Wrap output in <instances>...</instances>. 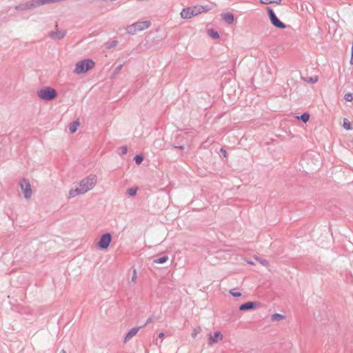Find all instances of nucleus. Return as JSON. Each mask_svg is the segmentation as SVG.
Wrapping results in <instances>:
<instances>
[{
  "instance_id": "nucleus-19",
  "label": "nucleus",
  "mask_w": 353,
  "mask_h": 353,
  "mask_svg": "<svg viewBox=\"0 0 353 353\" xmlns=\"http://www.w3.org/2000/svg\"><path fill=\"white\" fill-rule=\"evenodd\" d=\"M300 119L304 122V123H306L307 121H308L309 119H310V114H307V113H305L303 114H302L301 117H300Z\"/></svg>"
},
{
  "instance_id": "nucleus-21",
  "label": "nucleus",
  "mask_w": 353,
  "mask_h": 353,
  "mask_svg": "<svg viewBox=\"0 0 353 353\" xmlns=\"http://www.w3.org/2000/svg\"><path fill=\"white\" fill-rule=\"evenodd\" d=\"M137 188H130L128 190V193L129 195L130 196H134L137 193Z\"/></svg>"
},
{
  "instance_id": "nucleus-15",
  "label": "nucleus",
  "mask_w": 353,
  "mask_h": 353,
  "mask_svg": "<svg viewBox=\"0 0 353 353\" xmlns=\"http://www.w3.org/2000/svg\"><path fill=\"white\" fill-rule=\"evenodd\" d=\"M262 4H277L281 3V0H259Z\"/></svg>"
},
{
  "instance_id": "nucleus-30",
  "label": "nucleus",
  "mask_w": 353,
  "mask_h": 353,
  "mask_svg": "<svg viewBox=\"0 0 353 353\" xmlns=\"http://www.w3.org/2000/svg\"><path fill=\"white\" fill-rule=\"evenodd\" d=\"M223 155H224V157H226V152L225 151H224Z\"/></svg>"
},
{
  "instance_id": "nucleus-16",
  "label": "nucleus",
  "mask_w": 353,
  "mask_h": 353,
  "mask_svg": "<svg viewBox=\"0 0 353 353\" xmlns=\"http://www.w3.org/2000/svg\"><path fill=\"white\" fill-rule=\"evenodd\" d=\"M208 33L213 39H218L219 37V33L213 29L208 30Z\"/></svg>"
},
{
  "instance_id": "nucleus-29",
  "label": "nucleus",
  "mask_w": 353,
  "mask_h": 353,
  "mask_svg": "<svg viewBox=\"0 0 353 353\" xmlns=\"http://www.w3.org/2000/svg\"><path fill=\"white\" fill-rule=\"evenodd\" d=\"M60 353H66V352H65V350H61V351L60 352Z\"/></svg>"
},
{
  "instance_id": "nucleus-2",
  "label": "nucleus",
  "mask_w": 353,
  "mask_h": 353,
  "mask_svg": "<svg viewBox=\"0 0 353 353\" xmlns=\"http://www.w3.org/2000/svg\"><path fill=\"white\" fill-rule=\"evenodd\" d=\"M209 10L210 8L201 6H191L183 8L181 12L180 15L181 18L188 19L203 12H206Z\"/></svg>"
},
{
  "instance_id": "nucleus-20",
  "label": "nucleus",
  "mask_w": 353,
  "mask_h": 353,
  "mask_svg": "<svg viewBox=\"0 0 353 353\" xmlns=\"http://www.w3.org/2000/svg\"><path fill=\"white\" fill-rule=\"evenodd\" d=\"M230 294L234 297H239L241 296V293L239 292H234V290H230Z\"/></svg>"
},
{
  "instance_id": "nucleus-10",
  "label": "nucleus",
  "mask_w": 353,
  "mask_h": 353,
  "mask_svg": "<svg viewBox=\"0 0 353 353\" xmlns=\"http://www.w3.org/2000/svg\"><path fill=\"white\" fill-rule=\"evenodd\" d=\"M139 330V327H133V328H132L127 333V334L125 335V339H124V341L127 342L130 339H131L134 336H135L137 334Z\"/></svg>"
},
{
  "instance_id": "nucleus-5",
  "label": "nucleus",
  "mask_w": 353,
  "mask_h": 353,
  "mask_svg": "<svg viewBox=\"0 0 353 353\" xmlns=\"http://www.w3.org/2000/svg\"><path fill=\"white\" fill-rule=\"evenodd\" d=\"M38 97L43 100H52L57 96L56 90L50 87H45L37 92Z\"/></svg>"
},
{
  "instance_id": "nucleus-18",
  "label": "nucleus",
  "mask_w": 353,
  "mask_h": 353,
  "mask_svg": "<svg viewBox=\"0 0 353 353\" xmlns=\"http://www.w3.org/2000/svg\"><path fill=\"white\" fill-rule=\"evenodd\" d=\"M168 260V257L167 256H164L163 257L159 258L157 259H155L154 261V263H163L166 262Z\"/></svg>"
},
{
  "instance_id": "nucleus-11",
  "label": "nucleus",
  "mask_w": 353,
  "mask_h": 353,
  "mask_svg": "<svg viewBox=\"0 0 353 353\" xmlns=\"http://www.w3.org/2000/svg\"><path fill=\"white\" fill-rule=\"evenodd\" d=\"M222 19L228 24H232L234 20V15L231 12L223 13L222 14Z\"/></svg>"
},
{
  "instance_id": "nucleus-6",
  "label": "nucleus",
  "mask_w": 353,
  "mask_h": 353,
  "mask_svg": "<svg viewBox=\"0 0 353 353\" xmlns=\"http://www.w3.org/2000/svg\"><path fill=\"white\" fill-rule=\"evenodd\" d=\"M267 11L269 14L270 20L271 23L277 28L284 29L286 28V26L281 22L276 16L274 12L271 8H267Z\"/></svg>"
},
{
  "instance_id": "nucleus-25",
  "label": "nucleus",
  "mask_w": 353,
  "mask_h": 353,
  "mask_svg": "<svg viewBox=\"0 0 353 353\" xmlns=\"http://www.w3.org/2000/svg\"><path fill=\"white\" fill-rule=\"evenodd\" d=\"M318 81V78L316 77L310 78V81L313 83H316Z\"/></svg>"
},
{
  "instance_id": "nucleus-8",
  "label": "nucleus",
  "mask_w": 353,
  "mask_h": 353,
  "mask_svg": "<svg viewBox=\"0 0 353 353\" xmlns=\"http://www.w3.org/2000/svg\"><path fill=\"white\" fill-rule=\"evenodd\" d=\"M112 237L111 235L108 233L105 234L101 236L100 238L99 242H98V246L101 249H107L111 242Z\"/></svg>"
},
{
  "instance_id": "nucleus-7",
  "label": "nucleus",
  "mask_w": 353,
  "mask_h": 353,
  "mask_svg": "<svg viewBox=\"0 0 353 353\" xmlns=\"http://www.w3.org/2000/svg\"><path fill=\"white\" fill-rule=\"evenodd\" d=\"M20 187H21V189L23 194H24V196L26 199H30L32 196V192L31 185H30V182L28 181V180L25 179H22L20 181Z\"/></svg>"
},
{
  "instance_id": "nucleus-22",
  "label": "nucleus",
  "mask_w": 353,
  "mask_h": 353,
  "mask_svg": "<svg viewBox=\"0 0 353 353\" xmlns=\"http://www.w3.org/2000/svg\"><path fill=\"white\" fill-rule=\"evenodd\" d=\"M134 161L137 164H140L143 161L142 156H136L134 158Z\"/></svg>"
},
{
  "instance_id": "nucleus-23",
  "label": "nucleus",
  "mask_w": 353,
  "mask_h": 353,
  "mask_svg": "<svg viewBox=\"0 0 353 353\" xmlns=\"http://www.w3.org/2000/svg\"><path fill=\"white\" fill-rule=\"evenodd\" d=\"M345 99L347 101H352V99H353V97L352 96L351 94L348 93V94H346L345 95Z\"/></svg>"
},
{
  "instance_id": "nucleus-9",
  "label": "nucleus",
  "mask_w": 353,
  "mask_h": 353,
  "mask_svg": "<svg viewBox=\"0 0 353 353\" xmlns=\"http://www.w3.org/2000/svg\"><path fill=\"white\" fill-rule=\"evenodd\" d=\"M223 336L221 332H215L214 334H208V345H212L223 340Z\"/></svg>"
},
{
  "instance_id": "nucleus-12",
  "label": "nucleus",
  "mask_w": 353,
  "mask_h": 353,
  "mask_svg": "<svg viewBox=\"0 0 353 353\" xmlns=\"http://www.w3.org/2000/svg\"><path fill=\"white\" fill-rule=\"evenodd\" d=\"M254 307V303L253 302H247L245 303L242 304L239 307V310L241 311L250 310Z\"/></svg>"
},
{
  "instance_id": "nucleus-13",
  "label": "nucleus",
  "mask_w": 353,
  "mask_h": 353,
  "mask_svg": "<svg viewBox=\"0 0 353 353\" xmlns=\"http://www.w3.org/2000/svg\"><path fill=\"white\" fill-rule=\"evenodd\" d=\"M79 125L78 121H74L69 125V130L71 133H74Z\"/></svg>"
},
{
  "instance_id": "nucleus-14",
  "label": "nucleus",
  "mask_w": 353,
  "mask_h": 353,
  "mask_svg": "<svg viewBox=\"0 0 353 353\" xmlns=\"http://www.w3.org/2000/svg\"><path fill=\"white\" fill-rule=\"evenodd\" d=\"M285 319V316L281 314H274L271 316L272 321H280Z\"/></svg>"
},
{
  "instance_id": "nucleus-4",
  "label": "nucleus",
  "mask_w": 353,
  "mask_h": 353,
  "mask_svg": "<svg viewBox=\"0 0 353 353\" xmlns=\"http://www.w3.org/2000/svg\"><path fill=\"white\" fill-rule=\"evenodd\" d=\"M150 26L151 22L150 21H138L131 26H129L127 28V31L130 34H134L138 32L148 29Z\"/></svg>"
},
{
  "instance_id": "nucleus-24",
  "label": "nucleus",
  "mask_w": 353,
  "mask_h": 353,
  "mask_svg": "<svg viewBox=\"0 0 353 353\" xmlns=\"http://www.w3.org/2000/svg\"><path fill=\"white\" fill-rule=\"evenodd\" d=\"M63 36H64V34L63 33H61V34H59L53 36V37L57 38V39H61V38H63Z\"/></svg>"
},
{
  "instance_id": "nucleus-28",
  "label": "nucleus",
  "mask_w": 353,
  "mask_h": 353,
  "mask_svg": "<svg viewBox=\"0 0 353 353\" xmlns=\"http://www.w3.org/2000/svg\"><path fill=\"white\" fill-rule=\"evenodd\" d=\"M163 336H164V334H163V332H161V333H160V334H159V338H163Z\"/></svg>"
},
{
  "instance_id": "nucleus-1",
  "label": "nucleus",
  "mask_w": 353,
  "mask_h": 353,
  "mask_svg": "<svg viewBox=\"0 0 353 353\" xmlns=\"http://www.w3.org/2000/svg\"><path fill=\"white\" fill-rule=\"evenodd\" d=\"M97 176L90 175L82 179L78 185L69 191V197L73 198L76 196L84 194L94 188L97 183Z\"/></svg>"
},
{
  "instance_id": "nucleus-27",
  "label": "nucleus",
  "mask_w": 353,
  "mask_h": 353,
  "mask_svg": "<svg viewBox=\"0 0 353 353\" xmlns=\"http://www.w3.org/2000/svg\"><path fill=\"white\" fill-rule=\"evenodd\" d=\"M196 334H197V332L196 330H194V333L192 334V337L193 338L196 337Z\"/></svg>"
},
{
  "instance_id": "nucleus-3",
  "label": "nucleus",
  "mask_w": 353,
  "mask_h": 353,
  "mask_svg": "<svg viewBox=\"0 0 353 353\" xmlns=\"http://www.w3.org/2000/svg\"><path fill=\"white\" fill-rule=\"evenodd\" d=\"M94 67V62L91 59H85L77 63L74 72L75 74H82L88 72Z\"/></svg>"
},
{
  "instance_id": "nucleus-17",
  "label": "nucleus",
  "mask_w": 353,
  "mask_h": 353,
  "mask_svg": "<svg viewBox=\"0 0 353 353\" xmlns=\"http://www.w3.org/2000/svg\"><path fill=\"white\" fill-rule=\"evenodd\" d=\"M343 126L345 129L350 130L352 129L351 123L347 119H343Z\"/></svg>"
},
{
  "instance_id": "nucleus-26",
  "label": "nucleus",
  "mask_w": 353,
  "mask_h": 353,
  "mask_svg": "<svg viewBox=\"0 0 353 353\" xmlns=\"http://www.w3.org/2000/svg\"><path fill=\"white\" fill-rule=\"evenodd\" d=\"M121 150L123 154H125L127 152V148L125 146L122 147L121 148Z\"/></svg>"
}]
</instances>
